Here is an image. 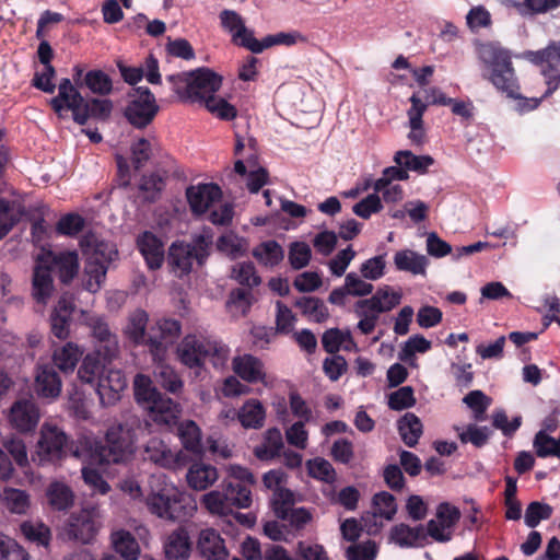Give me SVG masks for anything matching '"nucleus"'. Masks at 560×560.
Here are the masks:
<instances>
[{
    "instance_id": "1",
    "label": "nucleus",
    "mask_w": 560,
    "mask_h": 560,
    "mask_svg": "<svg viewBox=\"0 0 560 560\" xmlns=\"http://www.w3.org/2000/svg\"><path fill=\"white\" fill-rule=\"evenodd\" d=\"M478 60L482 65V78L506 97H517L520 80L512 60V52L500 43L488 42L476 45Z\"/></svg>"
},
{
    "instance_id": "2",
    "label": "nucleus",
    "mask_w": 560,
    "mask_h": 560,
    "mask_svg": "<svg viewBox=\"0 0 560 560\" xmlns=\"http://www.w3.org/2000/svg\"><path fill=\"white\" fill-rule=\"evenodd\" d=\"M150 492L145 498L149 511L160 518L184 521L192 515L196 506L165 475H152L149 480Z\"/></svg>"
},
{
    "instance_id": "3",
    "label": "nucleus",
    "mask_w": 560,
    "mask_h": 560,
    "mask_svg": "<svg viewBox=\"0 0 560 560\" xmlns=\"http://www.w3.org/2000/svg\"><path fill=\"white\" fill-rule=\"evenodd\" d=\"M50 106L60 118L66 109L71 110L73 120L79 125H85L90 118L106 119L113 109L112 101L106 98L85 101L67 78L60 81L58 95L50 100Z\"/></svg>"
},
{
    "instance_id": "4",
    "label": "nucleus",
    "mask_w": 560,
    "mask_h": 560,
    "mask_svg": "<svg viewBox=\"0 0 560 560\" xmlns=\"http://www.w3.org/2000/svg\"><path fill=\"white\" fill-rule=\"evenodd\" d=\"M178 361L188 369H201L209 360L220 370L226 365L230 349L220 340L202 334H187L176 346Z\"/></svg>"
},
{
    "instance_id": "5",
    "label": "nucleus",
    "mask_w": 560,
    "mask_h": 560,
    "mask_svg": "<svg viewBox=\"0 0 560 560\" xmlns=\"http://www.w3.org/2000/svg\"><path fill=\"white\" fill-rule=\"evenodd\" d=\"M137 402L148 411L149 419L160 427L171 428L178 423L182 408L179 404L161 394L149 376L137 374L133 380Z\"/></svg>"
},
{
    "instance_id": "6",
    "label": "nucleus",
    "mask_w": 560,
    "mask_h": 560,
    "mask_svg": "<svg viewBox=\"0 0 560 560\" xmlns=\"http://www.w3.org/2000/svg\"><path fill=\"white\" fill-rule=\"evenodd\" d=\"M167 80L182 101L199 104L206 103L222 85V77L209 68L172 74Z\"/></svg>"
},
{
    "instance_id": "7",
    "label": "nucleus",
    "mask_w": 560,
    "mask_h": 560,
    "mask_svg": "<svg viewBox=\"0 0 560 560\" xmlns=\"http://www.w3.org/2000/svg\"><path fill=\"white\" fill-rule=\"evenodd\" d=\"M211 244V234L196 235L192 244L173 243L168 250V264L172 272L180 278L190 272L195 260L202 265L208 256V248Z\"/></svg>"
},
{
    "instance_id": "8",
    "label": "nucleus",
    "mask_w": 560,
    "mask_h": 560,
    "mask_svg": "<svg viewBox=\"0 0 560 560\" xmlns=\"http://www.w3.org/2000/svg\"><path fill=\"white\" fill-rule=\"evenodd\" d=\"M133 448L135 436L131 430L115 424L107 430L105 444L96 446V453L101 464H119L130 457Z\"/></svg>"
},
{
    "instance_id": "9",
    "label": "nucleus",
    "mask_w": 560,
    "mask_h": 560,
    "mask_svg": "<svg viewBox=\"0 0 560 560\" xmlns=\"http://www.w3.org/2000/svg\"><path fill=\"white\" fill-rule=\"evenodd\" d=\"M523 57L533 65L541 67V74L547 85L544 97H549L560 89V40H552L539 50H526Z\"/></svg>"
},
{
    "instance_id": "10",
    "label": "nucleus",
    "mask_w": 560,
    "mask_h": 560,
    "mask_svg": "<svg viewBox=\"0 0 560 560\" xmlns=\"http://www.w3.org/2000/svg\"><path fill=\"white\" fill-rule=\"evenodd\" d=\"M68 436L55 424L44 423L37 442L36 456L40 465L56 463L67 453Z\"/></svg>"
},
{
    "instance_id": "11",
    "label": "nucleus",
    "mask_w": 560,
    "mask_h": 560,
    "mask_svg": "<svg viewBox=\"0 0 560 560\" xmlns=\"http://www.w3.org/2000/svg\"><path fill=\"white\" fill-rule=\"evenodd\" d=\"M158 112L154 95L147 86H139L125 108V117L133 127L142 129L152 122Z\"/></svg>"
},
{
    "instance_id": "12",
    "label": "nucleus",
    "mask_w": 560,
    "mask_h": 560,
    "mask_svg": "<svg viewBox=\"0 0 560 560\" xmlns=\"http://www.w3.org/2000/svg\"><path fill=\"white\" fill-rule=\"evenodd\" d=\"M460 512L456 506L447 502L439 504L434 520L427 524V536L435 541L447 542L452 539L456 523L459 521Z\"/></svg>"
},
{
    "instance_id": "13",
    "label": "nucleus",
    "mask_w": 560,
    "mask_h": 560,
    "mask_svg": "<svg viewBox=\"0 0 560 560\" xmlns=\"http://www.w3.org/2000/svg\"><path fill=\"white\" fill-rule=\"evenodd\" d=\"M83 322L90 328L95 340L96 350L107 359H114L119 351L117 336L112 332L104 317L94 314H83Z\"/></svg>"
},
{
    "instance_id": "14",
    "label": "nucleus",
    "mask_w": 560,
    "mask_h": 560,
    "mask_svg": "<svg viewBox=\"0 0 560 560\" xmlns=\"http://www.w3.org/2000/svg\"><path fill=\"white\" fill-rule=\"evenodd\" d=\"M182 331V324L173 318H160L151 327L148 336V346L153 357L161 358L166 351L168 343L178 338Z\"/></svg>"
},
{
    "instance_id": "15",
    "label": "nucleus",
    "mask_w": 560,
    "mask_h": 560,
    "mask_svg": "<svg viewBox=\"0 0 560 560\" xmlns=\"http://www.w3.org/2000/svg\"><path fill=\"white\" fill-rule=\"evenodd\" d=\"M95 516L94 509H82L72 513L65 528L68 538L82 544L91 542L98 530Z\"/></svg>"
},
{
    "instance_id": "16",
    "label": "nucleus",
    "mask_w": 560,
    "mask_h": 560,
    "mask_svg": "<svg viewBox=\"0 0 560 560\" xmlns=\"http://www.w3.org/2000/svg\"><path fill=\"white\" fill-rule=\"evenodd\" d=\"M221 27L231 35L235 45L253 51L256 45L254 32L245 25L244 19L234 10L225 9L219 14Z\"/></svg>"
},
{
    "instance_id": "17",
    "label": "nucleus",
    "mask_w": 560,
    "mask_h": 560,
    "mask_svg": "<svg viewBox=\"0 0 560 560\" xmlns=\"http://www.w3.org/2000/svg\"><path fill=\"white\" fill-rule=\"evenodd\" d=\"M127 387V380L120 370L107 366L94 387L103 406L115 405Z\"/></svg>"
},
{
    "instance_id": "18",
    "label": "nucleus",
    "mask_w": 560,
    "mask_h": 560,
    "mask_svg": "<svg viewBox=\"0 0 560 560\" xmlns=\"http://www.w3.org/2000/svg\"><path fill=\"white\" fill-rule=\"evenodd\" d=\"M144 459L165 469H176L180 466V452L174 451L159 438L150 439L144 445Z\"/></svg>"
},
{
    "instance_id": "19",
    "label": "nucleus",
    "mask_w": 560,
    "mask_h": 560,
    "mask_svg": "<svg viewBox=\"0 0 560 560\" xmlns=\"http://www.w3.org/2000/svg\"><path fill=\"white\" fill-rule=\"evenodd\" d=\"M221 196L220 187L213 183L198 184L186 189V197L191 212L197 215L206 213Z\"/></svg>"
},
{
    "instance_id": "20",
    "label": "nucleus",
    "mask_w": 560,
    "mask_h": 560,
    "mask_svg": "<svg viewBox=\"0 0 560 560\" xmlns=\"http://www.w3.org/2000/svg\"><path fill=\"white\" fill-rule=\"evenodd\" d=\"M39 419V409L36 404L30 399L18 400L10 409V423L20 432H31L35 430Z\"/></svg>"
},
{
    "instance_id": "21",
    "label": "nucleus",
    "mask_w": 560,
    "mask_h": 560,
    "mask_svg": "<svg viewBox=\"0 0 560 560\" xmlns=\"http://www.w3.org/2000/svg\"><path fill=\"white\" fill-rule=\"evenodd\" d=\"M197 550L205 560H228L229 558L224 539L213 528L200 530L197 540Z\"/></svg>"
},
{
    "instance_id": "22",
    "label": "nucleus",
    "mask_w": 560,
    "mask_h": 560,
    "mask_svg": "<svg viewBox=\"0 0 560 560\" xmlns=\"http://www.w3.org/2000/svg\"><path fill=\"white\" fill-rule=\"evenodd\" d=\"M74 311L72 298L63 294L59 298L50 315V328L55 337L65 340L70 334V322Z\"/></svg>"
},
{
    "instance_id": "23",
    "label": "nucleus",
    "mask_w": 560,
    "mask_h": 560,
    "mask_svg": "<svg viewBox=\"0 0 560 560\" xmlns=\"http://www.w3.org/2000/svg\"><path fill=\"white\" fill-rule=\"evenodd\" d=\"M80 246L85 259L103 262L104 265H109L118 255L112 243L100 240L93 233L84 235L80 241Z\"/></svg>"
},
{
    "instance_id": "24",
    "label": "nucleus",
    "mask_w": 560,
    "mask_h": 560,
    "mask_svg": "<svg viewBox=\"0 0 560 560\" xmlns=\"http://www.w3.org/2000/svg\"><path fill=\"white\" fill-rule=\"evenodd\" d=\"M112 360L105 358V354L100 351L88 353L79 366L78 377L82 383L94 388Z\"/></svg>"
},
{
    "instance_id": "25",
    "label": "nucleus",
    "mask_w": 560,
    "mask_h": 560,
    "mask_svg": "<svg viewBox=\"0 0 560 560\" xmlns=\"http://www.w3.org/2000/svg\"><path fill=\"white\" fill-rule=\"evenodd\" d=\"M137 247L150 269L161 268L164 261V244L156 235L149 231L143 232L137 238Z\"/></svg>"
},
{
    "instance_id": "26",
    "label": "nucleus",
    "mask_w": 560,
    "mask_h": 560,
    "mask_svg": "<svg viewBox=\"0 0 560 560\" xmlns=\"http://www.w3.org/2000/svg\"><path fill=\"white\" fill-rule=\"evenodd\" d=\"M61 380L50 364H40L36 369L35 390L44 398H56L61 393Z\"/></svg>"
},
{
    "instance_id": "27",
    "label": "nucleus",
    "mask_w": 560,
    "mask_h": 560,
    "mask_svg": "<svg viewBox=\"0 0 560 560\" xmlns=\"http://www.w3.org/2000/svg\"><path fill=\"white\" fill-rule=\"evenodd\" d=\"M236 375L248 383H266L265 365L258 358L252 354L235 357L232 361Z\"/></svg>"
},
{
    "instance_id": "28",
    "label": "nucleus",
    "mask_w": 560,
    "mask_h": 560,
    "mask_svg": "<svg viewBox=\"0 0 560 560\" xmlns=\"http://www.w3.org/2000/svg\"><path fill=\"white\" fill-rule=\"evenodd\" d=\"M163 550L166 560H188L191 553V541L184 528L173 530L164 540Z\"/></svg>"
},
{
    "instance_id": "29",
    "label": "nucleus",
    "mask_w": 560,
    "mask_h": 560,
    "mask_svg": "<svg viewBox=\"0 0 560 560\" xmlns=\"http://www.w3.org/2000/svg\"><path fill=\"white\" fill-rule=\"evenodd\" d=\"M427 538L425 528L422 525L410 527L400 523L392 527L389 540L401 548H413L422 546Z\"/></svg>"
},
{
    "instance_id": "30",
    "label": "nucleus",
    "mask_w": 560,
    "mask_h": 560,
    "mask_svg": "<svg viewBox=\"0 0 560 560\" xmlns=\"http://www.w3.org/2000/svg\"><path fill=\"white\" fill-rule=\"evenodd\" d=\"M394 265L398 271L410 272L413 276L425 275L428 258L411 249H400L394 255Z\"/></svg>"
},
{
    "instance_id": "31",
    "label": "nucleus",
    "mask_w": 560,
    "mask_h": 560,
    "mask_svg": "<svg viewBox=\"0 0 560 560\" xmlns=\"http://www.w3.org/2000/svg\"><path fill=\"white\" fill-rule=\"evenodd\" d=\"M219 478L214 466L205 463H194L187 474L186 479L194 490H206L212 486Z\"/></svg>"
},
{
    "instance_id": "32",
    "label": "nucleus",
    "mask_w": 560,
    "mask_h": 560,
    "mask_svg": "<svg viewBox=\"0 0 560 560\" xmlns=\"http://www.w3.org/2000/svg\"><path fill=\"white\" fill-rule=\"evenodd\" d=\"M83 355V350L74 342L68 341L52 352L54 364L63 373H72Z\"/></svg>"
},
{
    "instance_id": "33",
    "label": "nucleus",
    "mask_w": 560,
    "mask_h": 560,
    "mask_svg": "<svg viewBox=\"0 0 560 560\" xmlns=\"http://www.w3.org/2000/svg\"><path fill=\"white\" fill-rule=\"evenodd\" d=\"M411 106L407 112L410 132L408 138L411 142L420 144L424 137L422 116L427 110V104L417 95L409 98Z\"/></svg>"
},
{
    "instance_id": "34",
    "label": "nucleus",
    "mask_w": 560,
    "mask_h": 560,
    "mask_svg": "<svg viewBox=\"0 0 560 560\" xmlns=\"http://www.w3.org/2000/svg\"><path fill=\"white\" fill-rule=\"evenodd\" d=\"M372 298L362 299L354 303V314L360 318L357 328L363 335H370L375 329L381 314L376 305H372Z\"/></svg>"
},
{
    "instance_id": "35",
    "label": "nucleus",
    "mask_w": 560,
    "mask_h": 560,
    "mask_svg": "<svg viewBox=\"0 0 560 560\" xmlns=\"http://www.w3.org/2000/svg\"><path fill=\"white\" fill-rule=\"evenodd\" d=\"M201 504L210 514L218 516H228L234 509L224 483L222 490H212L203 494Z\"/></svg>"
},
{
    "instance_id": "36",
    "label": "nucleus",
    "mask_w": 560,
    "mask_h": 560,
    "mask_svg": "<svg viewBox=\"0 0 560 560\" xmlns=\"http://www.w3.org/2000/svg\"><path fill=\"white\" fill-rule=\"evenodd\" d=\"M52 268L63 283H69L79 271V258L75 252H60L52 255Z\"/></svg>"
},
{
    "instance_id": "37",
    "label": "nucleus",
    "mask_w": 560,
    "mask_h": 560,
    "mask_svg": "<svg viewBox=\"0 0 560 560\" xmlns=\"http://www.w3.org/2000/svg\"><path fill=\"white\" fill-rule=\"evenodd\" d=\"M253 256L264 267L273 268L284 258L282 246L275 240H269L258 244L253 249Z\"/></svg>"
},
{
    "instance_id": "38",
    "label": "nucleus",
    "mask_w": 560,
    "mask_h": 560,
    "mask_svg": "<svg viewBox=\"0 0 560 560\" xmlns=\"http://www.w3.org/2000/svg\"><path fill=\"white\" fill-rule=\"evenodd\" d=\"M54 291L51 271L47 267L37 266L33 275V298L37 303L47 304Z\"/></svg>"
},
{
    "instance_id": "39",
    "label": "nucleus",
    "mask_w": 560,
    "mask_h": 560,
    "mask_svg": "<svg viewBox=\"0 0 560 560\" xmlns=\"http://www.w3.org/2000/svg\"><path fill=\"white\" fill-rule=\"evenodd\" d=\"M237 418L247 429H259L264 425L266 410L258 399H248L238 410Z\"/></svg>"
},
{
    "instance_id": "40",
    "label": "nucleus",
    "mask_w": 560,
    "mask_h": 560,
    "mask_svg": "<svg viewBox=\"0 0 560 560\" xmlns=\"http://www.w3.org/2000/svg\"><path fill=\"white\" fill-rule=\"evenodd\" d=\"M283 448L281 431L272 428L266 431L264 441L254 450V454L260 460H269L279 456Z\"/></svg>"
},
{
    "instance_id": "41",
    "label": "nucleus",
    "mask_w": 560,
    "mask_h": 560,
    "mask_svg": "<svg viewBox=\"0 0 560 560\" xmlns=\"http://www.w3.org/2000/svg\"><path fill=\"white\" fill-rule=\"evenodd\" d=\"M112 544L117 553L125 560H138L140 556V547L137 539L131 533L125 529L114 532L112 534Z\"/></svg>"
},
{
    "instance_id": "42",
    "label": "nucleus",
    "mask_w": 560,
    "mask_h": 560,
    "mask_svg": "<svg viewBox=\"0 0 560 560\" xmlns=\"http://www.w3.org/2000/svg\"><path fill=\"white\" fill-rule=\"evenodd\" d=\"M398 431L404 443L413 447L422 434L421 420L415 413L407 412L398 420Z\"/></svg>"
},
{
    "instance_id": "43",
    "label": "nucleus",
    "mask_w": 560,
    "mask_h": 560,
    "mask_svg": "<svg viewBox=\"0 0 560 560\" xmlns=\"http://www.w3.org/2000/svg\"><path fill=\"white\" fill-rule=\"evenodd\" d=\"M149 316L143 310L133 311L129 317L125 328L127 337L137 345H148V338L145 336V329L148 325Z\"/></svg>"
},
{
    "instance_id": "44",
    "label": "nucleus",
    "mask_w": 560,
    "mask_h": 560,
    "mask_svg": "<svg viewBox=\"0 0 560 560\" xmlns=\"http://www.w3.org/2000/svg\"><path fill=\"white\" fill-rule=\"evenodd\" d=\"M295 306L301 310L304 316L315 323H323L329 316L324 301L315 296H302L296 300Z\"/></svg>"
},
{
    "instance_id": "45",
    "label": "nucleus",
    "mask_w": 560,
    "mask_h": 560,
    "mask_svg": "<svg viewBox=\"0 0 560 560\" xmlns=\"http://www.w3.org/2000/svg\"><path fill=\"white\" fill-rule=\"evenodd\" d=\"M46 495L49 505L57 511H65L73 504V492L62 482H51L46 490Z\"/></svg>"
},
{
    "instance_id": "46",
    "label": "nucleus",
    "mask_w": 560,
    "mask_h": 560,
    "mask_svg": "<svg viewBox=\"0 0 560 560\" xmlns=\"http://www.w3.org/2000/svg\"><path fill=\"white\" fill-rule=\"evenodd\" d=\"M178 438L187 451L202 453L201 431L194 421L187 420L178 425Z\"/></svg>"
},
{
    "instance_id": "47",
    "label": "nucleus",
    "mask_w": 560,
    "mask_h": 560,
    "mask_svg": "<svg viewBox=\"0 0 560 560\" xmlns=\"http://www.w3.org/2000/svg\"><path fill=\"white\" fill-rule=\"evenodd\" d=\"M85 260L83 285L88 291L95 293L105 282L108 265Z\"/></svg>"
},
{
    "instance_id": "48",
    "label": "nucleus",
    "mask_w": 560,
    "mask_h": 560,
    "mask_svg": "<svg viewBox=\"0 0 560 560\" xmlns=\"http://www.w3.org/2000/svg\"><path fill=\"white\" fill-rule=\"evenodd\" d=\"M306 38L299 32H280L277 34L268 35L264 37L261 40L256 38V45H254V49L252 52L260 54L264 49L272 47L275 45H284L292 46L298 42H305Z\"/></svg>"
},
{
    "instance_id": "49",
    "label": "nucleus",
    "mask_w": 560,
    "mask_h": 560,
    "mask_svg": "<svg viewBox=\"0 0 560 560\" xmlns=\"http://www.w3.org/2000/svg\"><path fill=\"white\" fill-rule=\"evenodd\" d=\"M394 161L406 171L418 173H424L434 162L430 155H416L409 150L396 152Z\"/></svg>"
},
{
    "instance_id": "50",
    "label": "nucleus",
    "mask_w": 560,
    "mask_h": 560,
    "mask_svg": "<svg viewBox=\"0 0 560 560\" xmlns=\"http://www.w3.org/2000/svg\"><path fill=\"white\" fill-rule=\"evenodd\" d=\"M21 532L24 537L37 544L38 546L47 547L50 541V529L42 521H25L21 524Z\"/></svg>"
},
{
    "instance_id": "51",
    "label": "nucleus",
    "mask_w": 560,
    "mask_h": 560,
    "mask_svg": "<svg viewBox=\"0 0 560 560\" xmlns=\"http://www.w3.org/2000/svg\"><path fill=\"white\" fill-rule=\"evenodd\" d=\"M83 84L93 93L106 96L113 91V82L108 74L102 70L88 71Z\"/></svg>"
},
{
    "instance_id": "52",
    "label": "nucleus",
    "mask_w": 560,
    "mask_h": 560,
    "mask_svg": "<svg viewBox=\"0 0 560 560\" xmlns=\"http://www.w3.org/2000/svg\"><path fill=\"white\" fill-rule=\"evenodd\" d=\"M372 305H376L380 313H387L400 304L401 293L394 291L389 285L378 288L371 296Z\"/></svg>"
},
{
    "instance_id": "53",
    "label": "nucleus",
    "mask_w": 560,
    "mask_h": 560,
    "mask_svg": "<svg viewBox=\"0 0 560 560\" xmlns=\"http://www.w3.org/2000/svg\"><path fill=\"white\" fill-rule=\"evenodd\" d=\"M3 501L7 509L15 514H25L30 508V495L24 490L5 488Z\"/></svg>"
},
{
    "instance_id": "54",
    "label": "nucleus",
    "mask_w": 560,
    "mask_h": 560,
    "mask_svg": "<svg viewBox=\"0 0 560 560\" xmlns=\"http://www.w3.org/2000/svg\"><path fill=\"white\" fill-rule=\"evenodd\" d=\"M296 502L295 493L287 488L278 489L273 492L271 498V506L277 515L281 520H285L290 510Z\"/></svg>"
},
{
    "instance_id": "55",
    "label": "nucleus",
    "mask_w": 560,
    "mask_h": 560,
    "mask_svg": "<svg viewBox=\"0 0 560 560\" xmlns=\"http://www.w3.org/2000/svg\"><path fill=\"white\" fill-rule=\"evenodd\" d=\"M228 490V497L236 509H247L252 505V485L241 482H224Z\"/></svg>"
},
{
    "instance_id": "56",
    "label": "nucleus",
    "mask_w": 560,
    "mask_h": 560,
    "mask_svg": "<svg viewBox=\"0 0 560 560\" xmlns=\"http://www.w3.org/2000/svg\"><path fill=\"white\" fill-rule=\"evenodd\" d=\"M430 349L431 341L425 339L422 335H413L404 343L398 353V358L399 360L411 364L417 352L425 353Z\"/></svg>"
},
{
    "instance_id": "57",
    "label": "nucleus",
    "mask_w": 560,
    "mask_h": 560,
    "mask_svg": "<svg viewBox=\"0 0 560 560\" xmlns=\"http://www.w3.org/2000/svg\"><path fill=\"white\" fill-rule=\"evenodd\" d=\"M154 374L158 383L167 392L176 394L182 390L183 381L172 366L160 364Z\"/></svg>"
},
{
    "instance_id": "58",
    "label": "nucleus",
    "mask_w": 560,
    "mask_h": 560,
    "mask_svg": "<svg viewBox=\"0 0 560 560\" xmlns=\"http://www.w3.org/2000/svg\"><path fill=\"white\" fill-rule=\"evenodd\" d=\"M231 278L236 280L240 284L253 288L258 285L261 280L257 275L253 262H238L232 267Z\"/></svg>"
},
{
    "instance_id": "59",
    "label": "nucleus",
    "mask_w": 560,
    "mask_h": 560,
    "mask_svg": "<svg viewBox=\"0 0 560 560\" xmlns=\"http://www.w3.org/2000/svg\"><path fill=\"white\" fill-rule=\"evenodd\" d=\"M463 402L472 410L474 418L477 421L486 419V411L491 405V399L481 390L475 389L469 392L464 398Z\"/></svg>"
},
{
    "instance_id": "60",
    "label": "nucleus",
    "mask_w": 560,
    "mask_h": 560,
    "mask_svg": "<svg viewBox=\"0 0 560 560\" xmlns=\"http://www.w3.org/2000/svg\"><path fill=\"white\" fill-rule=\"evenodd\" d=\"M20 215L21 212L14 202L0 199V240L12 230Z\"/></svg>"
},
{
    "instance_id": "61",
    "label": "nucleus",
    "mask_w": 560,
    "mask_h": 560,
    "mask_svg": "<svg viewBox=\"0 0 560 560\" xmlns=\"http://www.w3.org/2000/svg\"><path fill=\"white\" fill-rule=\"evenodd\" d=\"M312 258V250L305 242H293L289 246L288 259L294 270L306 267Z\"/></svg>"
},
{
    "instance_id": "62",
    "label": "nucleus",
    "mask_w": 560,
    "mask_h": 560,
    "mask_svg": "<svg viewBox=\"0 0 560 560\" xmlns=\"http://www.w3.org/2000/svg\"><path fill=\"white\" fill-rule=\"evenodd\" d=\"M377 546L373 540L354 542L347 547L345 557L347 560H375Z\"/></svg>"
},
{
    "instance_id": "63",
    "label": "nucleus",
    "mask_w": 560,
    "mask_h": 560,
    "mask_svg": "<svg viewBox=\"0 0 560 560\" xmlns=\"http://www.w3.org/2000/svg\"><path fill=\"white\" fill-rule=\"evenodd\" d=\"M0 560H28V555L14 539L0 533Z\"/></svg>"
},
{
    "instance_id": "64",
    "label": "nucleus",
    "mask_w": 560,
    "mask_h": 560,
    "mask_svg": "<svg viewBox=\"0 0 560 560\" xmlns=\"http://www.w3.org/2000/svg\"><path fill=\"white\" fill-rule=\"evenodd\" d=\"M296 560H329L323 545L299 541L295 549Z\"/></svg>"
}]
</instances>
